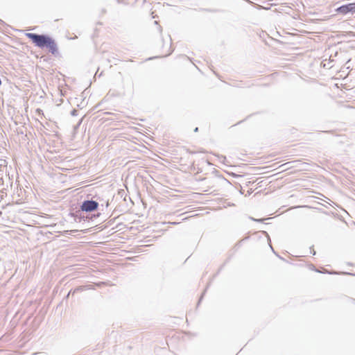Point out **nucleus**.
I'll return each mask as SVG.
<instances>
[{
    "mask_svg": "<svg viewBox=\"0 0 355 355\" xmlns=\"http://www.w3.org/2000/svg\"><path fill=\"white\" fill-rule=\"evenodd\" d=\"M26 36L30 39L35 46L40 48H47L52 54L58 53V46L55 40L47 35H40L33 33H26Z\"/></svg>",
    "mask_w": 355,
    "mask_h": 355,
    "instance_id": "1",
    "label": "nucleus"
},
{
    "mask_svg": "<svg viewBox=\"0 0 355 355\" xmlns=\"http://www.w3.org/2000/svg\"><path fill=\"white\" fill-rule=\"evenodd\" d=\"M98 207V203L96 201L93 200H87L82 202L80 209L83 211L91 212L97 209Z\"/></svg>",
    "mask_w": 355,
    "mask_h": 355,
    "instance_id": "2",
    "label": "nucleus"
},
{
    "mask_svg": "<svg viewBox=\"0 0 355 355\" xmlns=\"http://www.w3.org/2000/svg\"><path fill=\"white\" fill-rule=\"evenodd\" d=\"M337 11L342 14H347L348 12H354L352 3L340 6L337 9Z\"/></svg>",
    "mask_w": 355,
    "mask_h": 355,
    "instance_id": "3",
    "label": "nucleus"
},
{
    "mask_svg": "<svg viewBox=\"0 0 355 355\" xmlns=\"http://www.w3.org/2000/svg\"><path fill=\"white\" fill-rule=\"evenodd\" d=\"M77 113H78V111H77L76 110H75V109H74V110H73L71 112V114L72 116H76V115L78 114Z\"/></svg>",
    "mask_w": 355,
    "mask_h": 355,
    "instance_id": "4",
    "label": "nucleus"
},
{
    "mask_svg": "<svg viewBox=\"0 0 355 355\" xmlns=\"http://www.w3.org/2000/svg\"><path fill=\"white\" fill-rule=\"evenodd\" d=\"M83 288L82 287H78L76 288L74 291H73V293L77 292V291H82Z\"/></svg>",
    "mask_w": 355,
    "mask_h": 355,
    "instance_id": "5",
    "label": "nucleus"
},
{
    "mask_svg": "<svg viewBox=\"0 0 355 355\" xmlns=\"http://www.w3.org/2000/svg\"><path fill=\"white\" fill-rule=\"evenodd\" d=\"M341 274L347 275H355V274H354V273L347 272H341Z\"/></svg>",
    "mask_w": 355,
    "mask_h": 355,
    "instance_id": "6",
    "label": "nucleus"
},
{
    "mask_svg": "<svg viewBox=\"0 0 355 355\" xmlns=\"http://www.w3.org/2000/svg\"><path fill=\"white\" fill-rule=\"evenodd\" d=\"M354 12H355V3H352Z\"/></svg>",
    "mask_w": 355,
    "mask_h": 355,
    "instance_id": "7",
    "label": "nucleus"
},
{
    "mask_svg": "<svg viewBox=\"0 0 355 355\" xmlns=\"http://www.w3.org/2000/svg\"><path fill=\"white\" fill-rule=\"evenodd\" d=\"M198 128H196L194 130V132H198Z\"/></svg>",
    "mask_w": 355,
    "mask_h": 355,
    "instance_id": "8",
    "label": "nucleus"
},
{
    "mask_svg": "<svg viewBox=\"0 0 355 355\" xmlns=\"http://www.w3.org/2000/svg\"><path fill=\"white\" fill-rule=\"evenodd\" d=\"M331 274H338L337 272H330Z\"/></svg>",
    "mask_w": 355,
    "mask_h": 355,
    "instance_id": "9",
    "label": "nucleus"
},
{
    "mask_svg": "<svg viewBox=\"0 0 355 355\" xmlns=\"http://www.w3.org/2000/svg\"><path fill=\"white\" fill-rule=\"evenodd\" d=\"M70 293H71V292H69V293L67 294V297L69 296Z\"/></svg>",
    "mask_w": 355,
    "mask_h": 355,
    "instance_id": "10",
    "label": "nucleus"
}]
</instances>
